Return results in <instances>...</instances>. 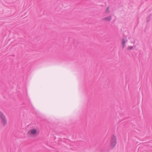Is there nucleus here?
<instances>
[{"instance_id": "nucleus-1", "label": "nucleus", "mask_w": 152, "mask_h": 152, "mask_svg": "<svg viewBox=\"0 0 152 152\" xmlns=\"http://www.w3.org/2000/svg\"><path fill=\"white\" fill-rule=\"evenodd\" d=\"M39 133V130L38 127H32L29 129L26 134L29 137H35Z\"/></svg>"}, {"instance_id": "nucleus-2", "label": "nucleus", "mask_w": 152, "mask_h": 152, "mask_svg": "<svg viewBox=\"0 0 152 152\" xmlns=\"http://www.w3.org/2000/svg\"><path fill=\"white\" fill-rule=\"evenodd\" d=\"M0 120L1 124L3 126H5L7 124V121L5 115L0 111Z\"/></svg>"}, {"instance_id": "nucleus-3", "label": "nucleus", "mask_w": 152, "mask_h": 152, "mask_svg": "<svg viewBox=\"0 0 152 152\" xmlns=\"http://www.w3.org/2000/svg\"><path fill=\"white\" fill-rule=\"evenodd\" d=\"M117 143V137L115 135H113L111 138L110 141V147L112 148H114L116 145Z\"/></svg>"}, {"instance_id": "nucleus-4", "label": "nucleus", "mask_w": 152, "mask_h": 152, "mask_svg": "<svg viewBox=\"0 0 152 152\" xmlns=\"http://www.w3.org/2000/svg\"><path fill=\"white\" fill-rule=\"evenodd\" d=\"M111 20V17L110 16L104 18L103 20L105 21H109Z\"/></svg>"}, {"instance_id": "nucleus-5", "label": "nucleus", "mask_w": 152, "mask_h": 152, "mask_svg": "<svg viewBox=\"0 0 152 152\" xmlns=\"http://www.w3.org/2000/svg\"><path fill=\"white\" fill-rule=\"evenodd\" d=\"M127 40L126 39H122V44L123 45V47H124L125 46V43L127 42Z\"/></svg>"}, {"instance_id": "nucleus-6", "label": "nucleus", "mask_w": 152, "mask_h": 152, "mask_svg": "<svg viewBox=\"0 0 152 152\" xmlns=\"http://www.w3.org/2000/svg\"><path fill=\"white\" fill-rule=\"evenodd\" d=\"M133 48V47L132 46H129L127 48V49L129 50H130Z\"/></svg>"}, {"instance_id": "nucleus-7", "label": "nucleus", "mask_w": 152, "mask_h": 152, "mask_svg": "<svg viewBox=\"0 0 152 152\" xmlns=\"http://www.w3.org/2000/svg\"><path fill=\"white\" fill-rule=\"evenodd\" d=\"M109 7H107V11H109Z\"/></svg>"}]
</instances>
